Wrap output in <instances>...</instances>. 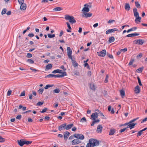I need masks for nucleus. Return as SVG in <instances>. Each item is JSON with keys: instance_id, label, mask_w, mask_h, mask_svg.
Wrapping results in <instances>:
<instances>
[{"instance_id": "b1692460", "label": "nucleus", "mask_w": 147, "mask_h": 147, "mask_svg": "<svg viewBox=\"0 0 147 147\" xmlns=\"http://www.w3.org/2000/svg\"><path fill=\"white\" fill-rule=\"evenodd\" d=\"M125 8L126 10L127 11H129L130 9V7L129 3H125Z\"/></svg>"}, {"instance_id": "8fccbe9b", "label": "nucleus", "mask_w": 147, "mask_h": 147, "mask_svg": "<svg viewBox=\"0 0 147 147\" xmlns=\"http://www.w3.org/2000/svg\"><path fill=\"white\" fill-rule=\"evenodd\" d=\"M135 3L136 6L138 8H139L140 7V5L139 4V3H138V2H135Z\"/></svg>"}, {"instance_id": "de8ad7c7", "label": "nucleus", "mask_w": 147, "mask_h": 147, "mask_svg": "<svg viewBox=\"0 0 147 147\" xmlns=\"http://www.w3.org/2000/svg\"><path fill=\"white\" fill-rule=\"evenodd\" d=\"M54 92L56 93H58L59 92L60 90L59 89H56L53 90Z\"/></svg>"}, {"instance_id": "6e6552de", "label": "nucleus", "mask_w": 147, "mask_h": 147, "mask_svg": "<svg viewBox=\"0 0 147 147\" xmlns=\"http://www.w3.org/2000/svg\"><path fill=\"white\" fill-rule=\"evenodd\" d=\"M118 31V29L116 28H114L108 30L106 31L105 33L106 34H109V33H111L112 32H114L115 31Z\"/></svg>"}, {"instance_id": "5701e85b", "label": "nucleus", "mask_w": 147, "mask_h": 147, "mask_svg": "<svg viewBox=\"0 0 147 147\" xmlns=\"http://www.w3.org/2000/svg\"><path fill=\"white\" fill-rule=\"evenodd\" d=\"M70 133L68 131H66L64 134V138L65 139H67Z\"/></svg>"}, {"instance_id": "c9c22d12", "label": "nucleus", "mask_w": 147, "mask_h": 147, "mask_svg": "<svg viewBox=\"0 0 147 147\" xmlns=\"http://www.w3.org/2000/svg\"><path fill=\"white\" fill-rule=\"evenodd\" d=\"M32 142L30 141H27L24 140V144L28 145L30 144Z\"/></svg>"}, {"instance_id": "393cba45", "label": "nucleus", "mask_w": 147, "mask_h": 147, "mask_svg": "<svg viewBox=\"0 0 147 147\" xmlns=\"http://www.w3.org/2000/svg\"><path fill=\"white\" fill-rule=\"evenodd\" d=\"M73 126L74 124L73 123L68 124L67 125H66L65 128L66 129L68 130L70 129Z\"/></svg>"}, {"instance_id": "69168bd1", "label": "nucleus", "mask_w": 147, "mask_h": 147, "mask_svg": "<svg viewBox=\"0 0 147 147\" xmlns=\"http://www.w3.org/2000/svg\"><path fill=\"white\" fill-rule=\"evenodd\" d=\"M142 53H139L138 55L137 56V57L138 58H140L142 57Z\"/></svg>"}, {"instance_id": "72a5a7b5", "label": "nucleus", "mask_w": 147, "mask_h": 147, "mask_svg": "<svg viewBox=\"0 0 147 147\" xmlns=\"http://www.w3.org/2000/svg\"><path fill=\"white\" fill-rule=\"evenodd\" d=\"M90 88L94 90H95L96 89L95 85L93 84H90Z\"/></svg>"}, {"instance_id": "a878e982", "label": "nucleus", "mask_w": 147, "mask_h": 147, "mask_svg": "<svg viewBox=\"0 0 147 147\" xmlns=\"http://www.w3.org/2000/svg\"><path fill=\"white\" fill-rule=\"evenodd\" d=\"M52 67V65L51 64H49L46 66L45 69L48 70L51 69Z\"/></svg>"}, {"instance_id": "09e8293b", "label": "nucleus", "mask_w": 147, "mask_h": 147, "mask_svg": "<svg viewBox=\"0 0 147 147\" xmlns=\"http://www.w3.org/2000/svg\"><path fill=\"white\" fill-rule=\"evenodd\" d=\"M99 114H100V116L102 117V119H105L106 118H105V117L104 116V115L102 113H101V112H100V113H99Z\"/></svg>"}, {"instance_id": "20e7f679", "label": "nucleus", "mask_w": 147, "mask_h": 147, "mask_svg": "<svg viewBox=\"0 0 147 147\" xmlns=\"http://www.w3.org/2000/svg\"><path fill=\"white\" fill-rule=\"evenodd\" d=\"M84 6L85 7L83 8L82 10V12L83 13L88 12L90 11V9L88 8V7H90L87 4H85Z\"/></svg>"}, {"instance_id": "9d476101", "label": "nucleus", "mask_w": 147, "mask_h": 147, "mask_svg": "<svg viewBox=\"0 0 147 147\" xmlns=\"http://www.w3.org/2000/svg\"><path fill=\"white\" fill-rule=\"evenodd\" d=\"M80 143L81 142L77 138L73 140L71 142L72 144L73 145H76Z\"/></svg>"}, {"instance_id": "bb28decb", "label": "nucleus", "mask_w": 147, "mask_h": 147, "mask_svg": "<svg viewBox=\"0 0 147 147\" xmlns=\"http://www.w3.org/2000/svg\"><path fill=\"white\" fill-rule=\"evenodd\" d=\"M72 60V62L73 63V65L75 67L78 66V63L76 62V61L73 60V58L72 59H71Z\"/></svg>"}, {"instance_id": "603ef678", "label": "nucleus", "mask_w": 147, "mask_h": 147, "mask_svg": "<svg viewBox=\"0 0 147 147\" xmlns=\"http://www.w3.org/2000/svg\"><path fill=\"white\" fill-rule=\"evenodd\" d=\"M86 119L85 117H82L80 121V122H84V121L86 122Z\"/></svg>"}, {"instance_id": "49530a36", "label": "nucleus", "mask_w": 147, "mask_h": 147, "mask_svg": "<svg viewBox=\"0 0 147 147\" xmlns=\"http://www.w3.org/2000/svg\"><path fill=\"white\" fill-rule=\"evenodd\" d=\"M84 66L85 67H87V68L88 69H90V66L88 63H85L84 64Z\"/></svg>"}, {"instance_id": "680f3d73", "label": "nucleus", "mask_w": 147, "mask_h": 147, "mask_svg": "<svg viewBox=\"0 0 147 147\" xmlns=\"http://www.w3.org/2000/svg\"><path fill=\"white\" fill-rule=\"evenodd\" d=\"M142 131L141 130L139 131L138 133L137 136H140L142 134Z\"/></svg>"}, {"instance_id": "f704fd0d", "label": "nucleus", "mask_w": 147, "mask_h": 147, "mask_svg": "<svg viewBox=\"0 0 147 147\" xmlns=\"http://www.w3.org/2000/svg\"><path fill=\"white\" fill-rule=\"evenodd\" d=\"M136 19L135 20V22H140V20H141V18L139 16L135 17Z\"/></svg>"}, {"instance_id": "a19ab883", "label": "nucleus", "mask_w": 147, "mask_h": 147, "mask_svg": "<svg viewBox=\"0 0 147 147\" xmlns=\"http://www.w3.org/2000/svg\"><path fill=\"white\" fill-rule=\"evenodd\" d=\"M48 36L49 38H51L54 37L55 36V34H48Z\"/></svg>"}, {"instance_id": "4be33fe9", "label": "nucleus", "mask_w": 147, "mask_h": 147, "mask_svg": "<svg viewBox=\"0 0 147 147\" xmlns=\"http://www.w3.org/2000/svg\"><path fill=\"white\" fill-rule=\"evenodd\" d=\"M63 9V8L60 7H57L55 8H54L53 9V11H61Z\"/></svg>"}, {"instance_id": "37998d69", "label": "nucleus", "mask_w": 147, "mask_h": 147, "mask_svg": "<svg viewBox=\"0 0 147 147\" xmlns=\"http://www.w3.org/2000/svg\"><path fill=\"white\" fill-rule=\"evenodd\" d=\"M139 119V117H137L136 118L133 119L132 120L130 121L129 122V123H131L134 122L136 121L137 120Z\"/></svg>"}, {"instance_id": "79ce46f5", "label": "nucleus", "mask_w": 147, "mask_h": 147, "mask_svg": "<svg viewBox=\"0 0 147 147\" xmlns=\"http://www.w3.org/2000/svg\"><path fill=\"white\" fill-rule=\"evenodd\" d=\"M143 69V67H140L136 70L137 72H141L142 71Z\"/></svg>"}, {"instance_id": "c03bdc74", "label": "nucleus", "mask_w": 147, "mask_h": 147, "mask_svg": "<svg viewBox=\"0 0 147 147\" xmlns=\"http://www.w3.org/2000/svg\"><path fill=\"white\" fill-rule=\"evenodd\" d=\"M7 11L6 9L5 8H4L3 9L2 12H1V14L2 15H3Z\"/></svg>"}, {"instance_id": "e433bc0d", "label": "nucleus", "mask_w": 147, "mask_h": 147, "mask_svg": "<svg viewBox=\"0 0 147 147\" xmlns=\"http://www.w3.org/2000/svg\"><path fill=\"white\" fill-rule=\"evenodd\" d=\"M5 139L3 138L2 137L0 136V142L3 143L5 141Z\"/></svg>"}, {"instance_id": "423d86ee", "label": "nucleus", "mask_w": 147, "mask_h": 147, "mask_svg": "<svg viewBox=\"0 0 147 147\" xmlns=\"http://www.w3.org/2000/svg\"><path fill=\"white\" fill-rule=\"evenodd\" d=\"M98 113L97 112L93 113L91 116V119L92 120H96V119L98 117Z\"/></svg>"}, {"instance_id": "4468645a", "label": "nucleus", "mask_w": 147, "mask_h": 147, "mask_svg": "<svg viewBox=\"0 0 147 147\" xmlns=\"http://www.w3.org/2000/svg\"><path fill=\"white\" fill-rule=\"evenodd\" d=\"M134 91L135 93L138 94L140 91V88L138 85H137L135 88Z\"/></svg>"}, {"instance_id": "ddd939ff", "label": "nucleus", "mask_w": 147, "mask_h": 147, "mask_svg": "<svg viewBox=\"0 0 147 147\" xmlns=\"http://www.w3.org/2000/svg\"><path fill=\"white\" fill-rule=\"evenodd\" d=\"M134 42H136V44L139 45H142L144 42V41L142 39H139L135 40Z\"/></svg>"}, {"instance_id": "4c0bfd02", "label": "nucleus", "mask_w": 147, "mask_h": 147, "mask_svg": "<svg viewBox=\"0 0 147 147\" xmlns=\"http://www.w3.org/2000/svg\"><path fill=\"white\" fill-rule=\"evenodd\" d=\"M26 61L30 64H33L34 63V61L30 59H28Z\"/></svg>"}, {"instance_id": "774afa93", "label": "nucleus", "mask_w": 147, "mask_h": 147, "mask_svg": "<svg viewBox=\"0 0 147 147\" xmlns=\"http://www.w3.org/2000/svg\"><path fill=\"white\" fill-rule=\"evenodd\" d=\"M127 50V49L126 48H125L123 49H122L121 50V52L123 51V52H126Z\"/></svg>"}, {"instance_id": "c756f323", "label": "nucleus", "mask_w": 147, "mask_h": 147, "mask_svg": "<svg viewBox=\"0 0 147 147\" xmlns=\"http://www.w3.org/2000/svg\"><path fill=\"white\" fill-rule=\"evenodd\" d=\"M61 75H59L60 78H62L64 77V76H66L67 75L66 72L65 71H61Z\"/></svg>"}, {"instance_id": "412c9836", "label": "nucleus", "mask_w": 147, "mask_h": 147, "mask_svg": "<svg viewBox=\"0 0 147 147\" xmlns=\"http://www.w3.org/2000/svg\"><path fill=\"white\" fill-rule=\"evenodd\" d=\"M66 125V124L65 123L63 124H61V125L59 126L58 127V129L59 131H61L64 128H65Z\"/></svg>"}, {"instance_id": "7ed1b4c3", "label": "nucleus", "mask_w": 147, "mask_h": 147, "mask_svg": "<svg viewBox=\"0 0 147 147\" xmlns=\"http://www.w3.org/2000/svg\"><path fill=\"white\" fill-rule=\"evenodd\" d=\"M67 55L68 58L70 59H72V51L70 47H67Z\"/></svg>"}, {"instance_id": "aec40b11", "label": "nucleus", "mask_w": 147, "mask_h": 147, "mask_svg": "<svg viewBox=\"0 0 147 147\" xmlns=\"http://www.w3.org/2000/svg\"><path fill=\"white\" fill-rule=\"evenodd\" d=\"M116 131L115 129H111L110 130L109 135H113L115 132Z\"/></svg>"}, {"instance_id": "ea45409f", "label": "nucleus", "mask_w": 147, "mask_h": 147, "mask_svg": "<svg viewBox=\"0 0 147 147\" xmlns=\"http://www.w3.org/2000/svg\"><path fill=\"white\" fill-rule=\"evenodd\" d=\"M44 89L42 88H40L38 90V92L39 94H42L44 91Z\"/></svg>"}, {"instance_id": "6ab92c4d", "label": "nucleus", "mask_w": 147, "mask_h": 147, "mask_svg": "<svg viewBox=\"0 0 147 147\" xmlns=\"http://www.w3.org/2000/svg\"><path fill=\"white\" fill-rule=\"evenodd\" d=\"M59 75H54L53 74H49L47 75V77L49 78H60Z\"/></svg>"}, {"instance_id": "f03ea898", "label": "nucleus", "mask_w": 147, "mask_h": 147, "mask_svg": "<svg viewBox=\"0 0 147 147\" xmlns=\"http://www.w3.org/2000/svg\"><path fill=\"white\" fill-rule=\"evenodd\" d=\"M65 18L66 20H69V22L72 24L75 23L76 22V21L74 17L72 16L66 15L65 16Z\"/></svg>"}, {"instance_id": "2f4dec72", "label": "nucleus", "mask_w": 147, "mask_h": 147, "mask_svg": "<svg viewBox=\"0 0 147 147\" xmlns=\"http://www.w3.org/2000/svg\"><path fill=\"white\" fill-rule=\"evenodd\" d=\"M137 29V27H133L132 28H131V29H128L127 31V32L128 33L130 32V31H135Z\"/></svg>"}, {"instance_id": "39448f33", "label": "nucleus", "mask_w": 147, "mask_h": 147, "mask_svg": "<svg viewBox=\"0 0 147 147\" xmlns=\"http://www.w3.org/2000/svg\"><path fill=\"white\" fill-rule=\"evenodd\" d=\"M74 136L78 139L83 140L84 138V136L82 134H74Z\"/></svg>"}, {"instance_id": "6e6d98bb", "label": "nucleus", "mask_w": 147, "mask_h": 147, "mask_svg": "<svg viewBox=\"0 0 147 147\" xmlns=\"http://www.w3.org/2000/svg\"><path fill=\"white\" fill-rule=\"evenodd\" d=\"M32 57V55L30 53L27 54L26 57L28 58H30Z\"/></svg>"}, {"instance_id": "473e14b6", "label": "nucleus", "mask_w": 147, "mask_h": 147, "mask_svg": "<svg viewBox=\"0 0 147 147\" xmlns=\"http://www.w3.org/2000/svg\"><path fill=\"white\" fill-rule=\"evenodd\" d=\"M115 38L113 36H111L109 39V41L110 43H111L115 41Z\"/></svg>"}, {"instance_id": "f257e3e1", "label": "nucleus", "mask_w": 147, "mask_h": 147, "mask_svg": "<svg viewBox=\"0 0 147 147\" xmlns=\"http://www.w3.org/2000/svg\"><path fill=\"white\" fill-rule=\"evenodd\" d=\"M86 145V147H94L95 146H98L99 144V141L93 138L90 139Z\"/></svg>"}, {"instance_id": "7c9ffc66", "label": "nucleus", "mask_w": 147, "mask_h": 147, "mask_svg": "<svg viewBox=\"0 0 147 147\" xmlns=\"http://www.w3.org/2000/svg\"><path fill=\"white\" fill-rule=\"evenodd\" d=\"M120 94L122 98H123L125 95V92L124 90H120Z\"/></svg>"}, {"instance_id": "bf43d9fd", "label": "nucleus", "mask_w": 147, "mask_h": 147, "mask_svg": "<svg viewBox=\"0 0 147 147\" xmlns=\"http://www.w3.org/2000/svg\"><path fill=\"white\" fill-rule=\"evenodd\" d=\"M25 95V93L24 91L22 92L20 95V96H24Z\"/></svg>"}, {"instance_id": "3c124183", "label": "nucleus", "mask_w": 147, "mask_h": 147, "mask_svg": "<svg viewBox=\"0 0 147 147\" xmlns=\"http://www.w3.org/2000/svg\"><path fill=\"white\" fill-rule=\"evenodd\" d=\"M137 79H138V83H139V85L140 86H142V84L140 80V78H139V77H137Z\"/></svg>"}, {"instance_id": "5fc2aeb1", "label": "nucleus", "mask_w": 147, "mask_h": 147, "mask_svg": "<svg viewBox=\"0 0 147 147\" xmlns=\"http://www.w3.org/2000/svg\"><path fill=\"white\" fill-rule=\"evenodd\" d=\"M47 108H45L44 109H43L42 111H40V112L41 113H44V112H46L47 110Z\"/></svg>"}, {"instance_id": "c85d7f7f", "label": "nucleus", "mask_w": 147, "mask_h": 147, "mask_svg": "<svg viewBox=\"0 0 147 147\" xmlns=\"http://www.w3.org/2000/svg\"><path fill=\"white\" fill-rule=\"evenodd\" d=\"M93 121L92 122L91 125L92 126H94V125L95 123H98L100 121V120H99V119H97L96 120H93Z\"/></svg>"}, {"instance_id": "cd10ccee", "label": "nucleus", "mask_w": 147, "mask_h": 147, "mask_svg": "<svg viewBox=\"0 0 147 147\" xmlns=\"http://www.w3.org/2000/svg\"><path fill=\"white\" fill-rule=\"evenodd\" d=\"M62 70L59 69L55 70L52 71V73L54 74H56L57 73H61Z\"/></svg>"}, {"instance_id": "052dcab7", "label": "nucleus", "mask_w": 147, "mask_h": 147, "mask_svg": "<svg viewBox=\"0 0 147 147\" xmlns=\"http://www.w3.org/2000/svg\"><path fill=\"white\" fill-rule=\"evenodd\" d=\"M22 116L21 115H18L16 117V119H20Z\"/></svg>"}, {"instance_id": "0e129e2a", "label": "nucleus", "mask_w": 147, "mask_h": 147, "mask_svg": "<svg viewBox=\"0 0 147 147\" xmlns=\"http://www.w3.org/2000/svg\"><path fill=\"white\" fill-rule=\"evenodd\" d=\"M127 128V127L124 128H123V129H121V130H120L119 132L120 133H122V132H123Z\"/></svg>"}, {"instance_id": "1a4fd4ad", "label": "nucleus", "mask_w": 147, "mask_h": 147, "mask_svg": "<svg viewBox=\"0 0 147 147\" xmlns=\"http://www.w3.org/2000/svg\"><path fill=\"white\" fill-rule=\"evenodd\" d=\"M103 127L101 125H99L97 126L96 131L98 133H101L102 131Z\"/></svg>"}, {"instance_id": "58836bf2", "label": "nucleus", "mask_w": 147, "mask_h": 147, "mask_svg": "<svg viewBox=\"0 0 147 147\" xmlns=\"http://www.w3.org/2000/svg\"><path fill=\"white\" fill-rule=\"evenodd\" d=\"M53 86V85L48 84L46 85V86L44 87V88L45 89H47L49 88L52 87Z\"/></svg>"}, {"instance_id": "13d9d810", "label": "nucleus", "mask_w": 147, "mask_h": 147, "mask_svg": "<svg viewBox=\"0 0 147 147\" xmlns=\"http://www.w3.org/2000/svg\"><path fill=\"white\" fill-rule=\"evenodd\" d=\"M11 92L12 91L11 90H9L7 92V96H10L11 94Z\"/></svg>"}, {"instance_id": "864d4df0", "label": "nucleus", "mask_w": 147, "mask_h": 147, "mask_svg": "<svg viewBox=\"0 0 147 147\" xmlns=\"http://www.w3.org/2000/svg\"><path fill=\"white\" fill-rule=\"evenodd\" d=\"M19 4L20 5L24 3V0H18Z\"/></svg>"}, {"instance_id": "e2e57ef3", "label": "nucleus", "mask_w": 147, "mask_h": 147, "mask_svg": "<svg viewBox=\"0 0 147 147\" xmlns=\"http://www.w3.org/2000/svg\"><path fill=\"white\" fill-rule=\"evenodd\" d=\"M66 24H67V27H68V28L69 30L71 29V28L68 22H67L66 23Z\"/></svg>"}, {"instance_id": "9b49d317", "label": "nucleus", "mask_w": 147, "mask_h": 147, "mask_svg": "<svg viewBox=\"0 0 147 147\" xmlns=\"http://www.w3.org/2000/svg\"><path fill=\"white\" fill-rule=\"evenodd\" d=\"M92 13H84L82 14V16L83 17L88 18L92 16Z\"/></svg>"}, {"instance_id": "338daca9", "label": "nucleus", "mask_w": 147, "mask_h": 147, "mask_svg": "<svg viewBox=\"0 0 147 147\" xmlns=\"http://www.w3.org/2000/svg\"><path fill=\"white\" fill-rule=\"evenodd\" d=\"M147 121V117L141 121V123H143Z\"/></svg>"}, {"instance_id": "f8f14e48", "label": "nucleus", "mask_w": 147, "mask_h": 147, "mask_svg": "<svg viewBox=\"0 0 147 147\" xmlns=\"http://www.w3.org/2000/svg\"><path fill=\"white\" fill-rule=\"evenodd\" d=\"M17 142L18 144L21 146H22L24 144V140L21 139L20 140H18Z\"/></svg>"}, {"instance_id": "0eeeda50", "label": "nucleus", "mask_w": 147, "mask_h": 147, "mask_svg": "<svg viewBox=\"0 0 147 147\" xmlns=\"http://www.w3.org/2000/svg\"><path fill=\"white\" fill-rule=\"evenodd\" d=\"M106 53L105 50H103L102 51L99 52H98L97 53L98 55L100 57H104Z\"/></svg>"}, {"instance_id": "a211bd4d", "label": "nucleus", "mask_w": 147, "mask_h": 147, "mask_svg": "<svg viewBox=\"0 0 147 147\" xmlns=\"http://www.w3.org/2000/svg\"><path fill=\"white\" fill-rule=\"evenodd\" d=\"M134 16L135 17L139 16V14L137 11V9L136 8H134L133 9Z\"/></svg>"}, {"instance_id": "2eb2a0df", "label": "nucleus", "mask_w": 147, "mask_h": 147, "mask_svg": "<svg viewBox=\"0 0 147 147\" xmlns=\"http://www.w3.org/2000/svg\"><path fill=\"white\" fill-rule=\"evenodd\" d=\"M136 124V123H129L128 125L127 126V128H129L131 129L133 128H134Z\"/></svg>"}, {"instance_id": "dca6fc26", "label": "nucleus", "mask_w": 147, "mask_h": 147, "mask_svg": "<svg viewBox=\"0 0 147 147\" xmlns=\"http://www.w3.org/2000/svg\"><path fill=\"white\" fill-rule=\"evenodd\" d=\"M26 8V3H24L20 5V9L23 11L25 10Z\"/></svg>"}, {"instance_id": "4d7b16f0", "label": "nucleus", "mask_w": 147, "mask_h": 147, "mask_svg": "<svg viewBox=\"0 0 147 147\" xmlns=\"http://www.w3.org/2000/svg\"><path fill=\"white\" fill-rule=\"evenodd\" d=\"M134 61V59L131 60L130 62L129 63L128 65H131L133 63Z\"/></svg>"}, {"instance_id": "a18cd8bd", "label": "nucleus", "mask_w": 147, "mask_h": 147, "mask_svg": "<svg viewBox=\"0 0 147 147\" xmlns=\"http://www.w3.org/2000/svg\"><path fill=\"white\" fill-rule=\"evenodd\" d=\"M109 78V76L108 75H107L106 76L105 78L104 81V82L105 83H107L108 82Z\"/></svg>"}, {"instance_id": "f3484780", "label": "nucleus", "mask_w": 147, "mask_h": 147, "mask_svg": "<svg viewBox=\"0 0 147 147\" xmlns=\"http://www.w3.org/2000/svg\"><path fill=\"white\" fill-rule=\"evenodd\" d=\"M140 34L139 33H136L135 32L134 33L131 34H128L126 36L128 37H129L132 36H138Z\"/></svg>"}]
</instances>
